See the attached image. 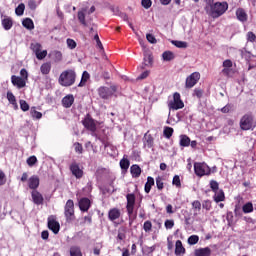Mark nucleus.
<instances>
[{
	"label": "nucleus",
	"mask_w": 256,
	"mask_h": 256,
	"mask_svg": "<svg viewBox=\"0 0 256 256\" xmlns=\"http://www.w3.org/2000/svg\"><path fill=\"white\" fill-rule=\"evenodd\" d=\"M228 10L229 3H227V1L215 2V0H207L206 6L204 7L206 15L211 17V19H219V17H223V14L227 13Z\"/></svg>",
	"instance_id": "obj_1"
},
{
	"label": "nucleus",
	"mask_w": 256,
	"mask_h": 256,
	"mask_svg": "<svg viewBox=\"0 0 256 256\" xmlns=\"http://www.w3.org/2000/svg\"><path fill=\"white\" fill-rule=\"evenodd\" d=\"M75 79H77V73H75V70L68 69L64 70L60 74L58 83L61 87H71V85H75Z\"/></svg>",
	"instance_id": "obj_2"
},
{
	"label": "nucleus",
	"mask_w": 256,
	"mask_h": 256,
	"mask_svg": "<svg viewBox=\"0 0 256 256\" xmlns=\"http://www.w3.org/2000/svg\"><path fill=\"white\" fill-rule=\"evenodd\" d=\"M241 131H254L256 127L255 117L253 113L244 114L239 122Z\"/></svg>",
	"instance_id": "obj_3"
},
{
	"label": "nucleus",
	"mask_w": 256,
	"mask_h": 256,
	"mask_svg": "<svg viewBox=\"0 0 256 256\" xmlns=\"http://www.w3.org/2000/svg\"><path fill=\"white\" fill-rule=\"evenodd\" d=\"M82 125L87 131H90L92 137H98L97 134V121L91 117V114H87L82 120Z\"/></svg>",
	"instance_id": "obj_4"
},
{
	"label": "nucleus",
	"mask_w": 256,
	"mask_h": 256,
	"mask_svg": "<svg viewBox=\"0 0 256 256\" xmlns=\"http://www.w3.org/2000/svg\"><path fill=\"white\" fill-rule=\"evenodd\" d=\"M194 173L197 177H205L211 175V168L205 162L194 163Z\"/></svg>",
	"instance_id": "obj_5"
},
{
	"label": "nucleus",
	"mask_w": 256,
	"mask_h": 256,
	"mask_svg": "<svg viewBox=\"0 0 256 256\" xmlns=\"http://www.w3.org/2000/svg\"><path fill=\"white\" fill-rule=\"evenodd\" d=\"M168 107L170 111H179V109H183V107H185V103L181 100V94H179V92H175L173 94V100L168 103Z\"/></svg>",
	"instance_id": "obj_6"
},
{
	"label": "nucleus",
	"mask_w": 256,
	"mask_h": 256,
	"mask_svg": "<svg viewBox=\"0 0 256 256\" xmlns=\"http://www.w3.org/2000/svg\"><path fill=\"white\" fill-rule=\"evenodd\" d=\"M30 49L35 53L36 59L39 61H42V59H45L47 57V50L41 51L43 49V46L39 42H34L30 44Z\"/></svg>",
	"instance_id": "obj_7"
},
{
	"label": "nucleus",
	"mask_w": 256,
	"mask_h": 256,
	"mask_svg": "<svg viewBox=\"0 0 256 256\" xmlns=\"http://www.w3.org/2000/svg\"><path fill=\"white\" fill-rule=\"evenodd\" d=\"M117 91V87L111 86L105 87L102 86L98 89V95L101 97V99H109L110 97H113V94Z\"/></svg>",
	"instance_id": "obj_8"
},
{
	"label": "nucleus",
	"mask_w": 256,
	"mask_h": 256,
	"mask_svg": "<svg viewBox=\"0 0 256 256\" xmlns=\"http://www.w3.org/2000/svg\"><path fill=\"white\" fill-rule=\"evenodd\" d=\"M199 79H201V74L199 72H193L190 74L185 81L186 89H193L196 83H199Z\"/></svg>",
	"instance_id": "obj_9"
},
{
	"label": "nucleus",
	"mask_w": 256,
	"mask_h": 256,
	"mask_svg": "<svg viewBox=\"0 0 256 256\" xmlns=\"http://www.w3.org/2000/svg\"><path fill=\"white\" fill-rule=\"evenodd\" d=\"M64 215H65L67 221H69L73 217H75V203L73 202V200H71V199L67 200L65 207H64Z\"/></svg>",
	"instance_id": "obj_10"
},
{
	"label": "nucleus",
	"mask_w": 256,
	"mask_h": 256,
	"mask_svg": "<svg viewBox=\"0 0 256 256\" xmlns=\"http://www.w3.org/2000/svg\"><path fill=\"white\" fill-rule=\"evenodd\" d=\"M135 195L133 193L126 195V211L128 213V217L131 219V216L133 215V211H135Z\"/></svg>",
	"instance_id": "obj_11"
},
{
	"label": "nucleus",
	"mask_w": 256,
	"mask_h": 256,
	"mask_svg": "<svg viewBox=\"0 0 256 256\" xmlns=\"http://www.w3.org/2000/svg\"><path fill=\"white\" fill-rule=\"evenodd\" d=\"M48 229H50L54 235H57L61 229V224H59L53 216H50L48 217Z\"/></svg>",
	"instance_id": "obj_12"
},
{
	"label": "nucleus",
	"mask_w": 256,
	"mask_h": 256,
	"mask_svg": "<svg viewBox=\"0 0 256 256\" xmlns=\"http://www.w3.org/2000/svg\"><path fill=\"white\" fill-rule=\"evenodd\" d=\"M79 209L82 213H87L91 209V200L87 197L81 198L78 202Z\"/></svg>",
	"instance_id": "obj_13"
},
{
	"label": "nucleus",
	"mask_w": 256,
	"mask_h": 256,
	"mask_svg": "<svg viewBox=\"0 0 256 256\" xmlns=\"http://www.w3.org/2000/svg\"><path fill=\"white\" fill-rule=\"evenodd\" d=\"M70 171L76 179H81L83 177V170L79 167V164L77 162H73L70 165Z\"/></svg>",
	"instance_id": "obj_14"
},
{
	"label": "nucleus",
	"mask_w": 256,
	"mask_h": 256,
	"mask_svg": "<svg viewBox=\"0 0 256 256\" xmlns=\"http://www.w3.org/2000/svg\"><path fill=\"white\" fill-rule=\"evenodd\" d=\"M39 176L37 175H33L28 179V187L29 189H32L33 191H37V189L39 188Z\"/></svg>",
	"instance_id": "obj_15"
},
{
	"label": "nucleus",
	"mask_w": 256,
	"mask_h": 256,
	"mask_svg": "<svg viewBox=\"0 0 256 256\" xmlns=\"http://www.w3.org/2000/svg\"><path fill=\"white\" fill-rule=\"evenodd\" d=\"M155 143V139L153 138V136L149 133H146L143 137V147L144 149H151L153 147Z\"/></svg>",
	"instance_id": "obj_16"
},
{
	"label": "nucleus",
	"mask_w": 256,
	"mask_h": 256,
	"mask_svg": "<svg viewBox=\"0 0 256 256\" xmlns=\"http://www.w3.org/2000/svg\"><path fill=\"white\" fill-rule=\"evenodd\" d=\"M31 196H32L33 203L35 205H43L44 198H43V194L42 193H40L37 190H33L31 192Z\"/></svg>",
	"instance_id": "obj_17"
},
{
	"label": "nucleus",
	"mask_w": 256,
	"mask_h": 256,
	"mask_svg": "<svg viewBox=\"0 0 256 256\" xmlns=\"http://www.w3.org/2000/svg\"><path fill=\"white\" fill-rule=\"evenodd\" d=\"M11 81L12 85H14V87H17L18 89H23V87H25L26 85L25 80L19 76L12 75Z\"/></svg>",
	"instance_id": "obj_18"
},
{
	"label": "nucleus",
	"mask_w": 256,
	"mask_h": 256,
	"mask_svg": "<svg viewBox=\"0 0 256 256\" xmlns=\"http://www.w3.org/2000/svg\"><path fill=\"white\" fill-rule=\"evenodd\" d=\"M121 217V210L119 208H111L108 212L109 221H117Z\"/></svg>",
	"instance_id": "obj_19"
},
{
	"label": "nucleus",
	"mask_w": 256,
	"mask_h": 256,
	"mask_svg": "<svg viewBox=\"0 0 256 256\" xmlns=\"http://www.w3.org/2000/svg\"><path fill=\"white\" fill-rule=\"evenodd\" d=\"M73 103H75V97H73V94H68L62 99V105L65 109H69Z\"/></svg>",
	"instance_id": "obj_20"
},
{
	"label": "nucleus",
	"mask_w": 256,
	"mask_h": 256,
	"mask_svg": "<svg viewBox=\"0 0 256 256\" xmlns=\"http://www.w3.org/2000/svg\"><path fill=\"white\" fill-rule=\"evenodd\" d=\"M185 253H187V250L183 246V242H181V240H177L175 243V255L182 256L185 255Z\"/></svg>",
	"instance_id": "obj_21"
},
{
	"label": "nucleus",
	"mask_w": 256,
	"mask_h": 256,
	"mask_svg": "<svg viewBox=\"0 0 256 256\" xmlns=\"http://www.w3.org/2000/svg\"><path fill=\"white\" fill-rule=\"evenodd\" d=\"M236 17L238 21H240L241 23L247 22V19H248L247 12H245V9L243 8H238L236 10Z\"/></svg>",
	"instance_id": "obj_22"
},
{
	"label": "nucleus",
	"mask_w": 256,
	"mask_h": 256,
	"mask_svg": "<svg viewBox=\"0 0 256 256\" xmlns=\"http://www.w3.org/2000/svg\"><path fill=\"white\" fill-rule=\"evenodd\" d=\"M213 199H214L215 203H221V202L225 201V192L223 191V189L216 190L214 192Z\"/></svg>",
	"instance_id": "obj_23"
},
{
	"label": "nucleus",
	"mask_w": 256,
	"mask_h": 256,
	"mask_svg": "<svg viewBox=\"0 0 256 256\" xmlns=\"http://www.w3.org/2000/svg\"><path fill=\"white\" fill-rule=\"evenodd\" d=\"M194 256H211V248H198L194 250Z\"/></svg>",
	"instance_id": "obj_24"
},
{
	"label": "nucleus",
	"mask_w": 256,
	"mask_h": 256,
	"mask_svg": "<svg viewBox=\"0 0 256 256\" xmlns=\"http://www.w3.org/2000/svg\"><path fill=\"white\" fill-rule=\"evenodd\" d=\"M130 173L134 179L141 177V167L137 164H134L130 167Z\"/></svg>",
	"instance_id": "obj_25"
},
{
	"label": "nucleus",
	"mask_w": 256,
	"mask_h": 256,
	"mask_svg": "<svg viewBox=\"0 0 256 256\" xmlns=\"http://www.w3.org/2000/svg\"><path fill=\"white\" fill-rule=\"evenodd\" d=\"M22 25L25 27V29H28V31H33V29H35V23H33L31 18H25L22 21Z\"/></svg>",
	"instance_id": "obj_26"
},
{
	"label": "nucleus",
	"mask_w": 256,
	"mask_h": 256,
	"mask_svg": "<svg viewBox=\"0 0 256 256\" xmlns=\"http://www.w3.org/2000/svg\"><path fill=\"white\" fill-rule=\"evenodd\" d=\"M180 147H189L191 145V138L189 136L182 134L180 135Z\"/></svg>",
	"instance_id": "obj_27"
},
{
	"label": "nucleus",
	"mask_w": 256,
	"mask_h": 256,
	"mask_svg": "<svg viewBox=\"0 0 256 256\" xmlns=\"http://www.w3.org/2000/svg\"><path fill=\"white\" fill-rule=\"evenodd\" d=\"M153 185H155V179H153V177L151 176H148L147 182L145 183L144 186L145 193H151V187H153Z\"/></svg>",
	"instance_id": "obj_28"
},
{
	"label": "nucleus",
	"mask_w": 256,
	"mask_h": 256,
	"mask_svg": "<svg viewBox=\"0 0 256 256\" xmlns=\"http://www.w3.org/2000/svg\"><path fill=\"white\" fill-rule=\"evenodd\" d=\"M2 26L5 31H9L13 27V20L10 17H6L2 20Z\"/></svg>",
	"instance_id": "obj_29"
},
{
	"label": "nucleus",
	"mask_w": 256,
	"mask_h": 256,
	"mask_svg": "<svg viewBox=\"0 0 256 256\" xmlns=\"http://www.w3.org/2000/svg\"><path fill=\"white\" fill-rule=\"evenodd\" d=\"M42 75H49L51 73V62L43 63L40 67Z\"/></svg>",
	"instance_id": "obj_30"
},
{
	"label": "nucleus",
	"mask_w": 256,
	"mask_h": 256,
	"mask_svg": "<svg viewBox=\"0 0 256 256\" xmlns=\"http://www.w3.org/2000/svg\"><path fill=\"white\" fill-rule=\"evenodd\" d=\"M173 133H175V130L172 127H169V126L164 127L163 135L166 139L173 137Z\"/></svg>",
	"instance_id": "obj_31"
},
{
	"label": "nucleus",
	"mask_w": 256,
	"mask_h": 256,
	"mask_svg": "<svg viewBox=\"0 0 256 256\" xmlns=\"http://www.w3.org/2000/svg\"><path fill=\"white\" fill-rule=\"evenodd\" d=\"M70 256H83L81 248L79 246L70 247Z\"/></svg>",
	"instance_id": "obj_32"
},
{
	"label": "nucleus",
	"mask_w": 256,
	"mask_h": 256,
	"mask_svg": "<svg viewBox=\"0 0 256 256\" xmlns=\"http://www.w3.org/2000/svg\"><path fill=\"white\" fill-rule=\"evenodd\" d=\"M162 59L164 61H173V59H175V54L171 51H165L162 54Z\"/></svg>",
	"instance_id": "obj_33"
},
{
	"label": "nucleus",
	"mask_w": 256,
	"mask_h": 256,
	"mask_svg": "<svg viewBox=\"0 0 256 256\" xmlns=\"http://www.w3.org/2000/svg\"><path fill=\"white\" fill-rule=\"evenodd\" d=\"M89 77H90L89 72L84 71L82 74L81 81L78 84V87H85V84L87 83V81H89Z\"/></svg>",
	"instance_id": "obj_34"
},
{
	"label": "nucleus",
	"mask_w": 256,
	"mask_h": 256,
	"mask_svg": "<svg viewBox=\"0 0 256 256\" xmlns=\"http://www.w3.org/2000/svg\"><path fill=\"white\" fill-rule=\"evenodd\" d=\"M171 43L178 49H187V42L179 41V40H172Z\"/></svg>",
	"instance_id": "obj_35"
},
{
	"label": "nucleus",
	"mask_w": 256,
	"mask_h": 256,
	"mask_svg": "<svg viewBox=\"0 0 256 256\" xmlns=\"http://www.w3.org/2000/svg\"><path fill=\"white\" fill-rule=\"evenodd\" d=\"M143 230L145 231V233H151V231L153 230V223L151 222V220H147L144 222Z\"/></svg>",
	"instance_id": "obj_36"
},
{
	"label": "nucleus",
	"mask_w": 256,
	"mask_h": 256,
	"mask_svg": "<svg viewBox=\"0 0 256 256\" xmlns=\"http://www.w3.org/2000/svg\"><path fill=\"white\" fill-rule=\"evenodd\" d=\"M129 165H131L129 159L123 158L120 160V167L123 171H127V169H129Z\"/></svg>",
	"instance_id": "obj_37"
},
{
	"label": "nucleus",
	"mask_w": 256,
	"mask_h": 256,
	"mask_svg": "<svg viewBox=\"0 0 256 256\" xmlns=\"http://www.w3.org/2000/svg\"><path fill=\"white\" fill-rule=\"evenodd\" d=\"M243 213H253V203L247 202L242 207Z\"/></svg>",
	"instance_id": "obj_38"
},
{
	"label": "nucleus",
	"mask_w": 256,
	"mask_h": 256,
	"mask_svg": "<svg viewBox=\"0 0 256 256\" xmlns=\"http://www.w3.org/2000/svg\"><path fill=\"white\" fill-rule=\"evenodd\" d=\"M78 21L83 25V27H87V21H85V12L78 11Z\"/></svg>",
	"instance_id": "obj_39"
},
{
	"label": "nucleus",
	"mask_w": 256,
	"mask_h": 256,
	"mask_svg": "<svg viewBox=\"0 0 256 256\" xmlns=\"http://www.w3.org/2000/svg\"><path fill=\"white\" fill-rule=\"evenodd\" d=\"M7 99L11 105H15V107H17V99L15 98L13 92H7Z\"/></svg>",
	"instance_id": "obj_40"
},
{
	"label": "nucleus",
	"mask_w": 256,
	"mask_h": 256,
	"mask_svg": "<svg viewBox=\"0 0 256 256\" xmlns=\"http://www.w3.org/2000/svg\"><path fill=\"white\" fill-rule=\"evenodd\" d=\"M53 55H54V61L56 63H59V62L63 61V53H61V51L55 50L53 52Z\"/></svg>",
	"instance_id": "obj_41"
},
{
	"label": "nucleus",
	"mask_w": 256,
	"mask_h": 256,
	"mask_svg": "<svg viewBox=\"0 0 256 256\" xmlns=\"http://www.w3.org/2000/svg\"><path fill=\"white\" fill-rule=\"evenodd\" d=\"M15 13L16 15H18V17H21V15L25 13V4L23 3L19 4L15 9Z\"/></svg>",
	"instance_id": "obj_42"
},
{
	"label": "nucleus",
	"mask_w": 256,
	"mask_h": 256,
	"mask_svg": "<svg viewBox=\"0 0 256 256\" xmlns=\"http://www.w3.org/2000/svg\"><path fill=\"white\" fill-rule=\"evenodd\" d=\"M199 243V237L197 235H191L188 238V245H197Z\"/></svg>",
	"instance_id": "obj_43"
},
{
	"label": "nucleus",
	"mask_w": 256,
	"mask_h": 256,
	"mask_svg": "<svg viewBox=\"0 0 256 256\" xmlns=\"http://www.w3.org/2000/svg\"><path fill=\"white\" fill-rule=\"evenodd\" d=\"M26 163L29 167H33L37 163V156L33 155L30 156L27 160Z\"/></svg>",
	"instance_id": "obj_44"
},
{
	"label": "nucleus",
	"mask_w": 256,
	"mask_h": 256,
	"mask_svg": "<svg viewBox=\"0 0 256 256\" xmlns=\"http://www.w3.org/2000/svg\"><path fill=\"white\" fill-rule=\"evenodd\" d=\"M172 185H175L178 189H181V178L179 175H175L172 180Z\"/></svg>",
	"instance_id": "obj_45"
},
{
	"label": "nucleus",
	"mask_w": 256,
	"mask_h": 256,
	"mask_svg": "<svg viewBox=\"0 0 256 256\" xmlns=\"http://www.w3.org/2000/svg\"><path fill=\"white\" fill-rule=\"evenodd\" d=\"M66 44H67L68 49H75L77 47V42H75V40H73L71 38H68L66 40Z\"/></svg>",
	"instance_id": "obj_46"
},
{
	"label": "nucleus",
	"mask_w": 256,
	"mask_h": 256,
	"mask_svg": "<svg viewBox=\"0 0 256 256\" xmlns=\"http://www.w3.org/2000/svg\"><path fill=\"white\" fill-rule=\"evenodd\" d=\"M74 150L78 155H82L83 153V145L79 142L74 143Z\"/></svg>",
	"instance_id": "obj_47"
},
{
	"label": "nucleus",
	"mask_w": 256,
	"mask_h": 256,
	"mask_svg": "<svg viewBox=\"0 0 256 256\" xmlns=\"http://www.w3.org/2000/svg\"><path fill=\"white\" fill-rule=\"evenodd\" d=\"M210 188L213 191V193H215V191H219V182L215 181V180H211L210 181Z\"/></svg>",
	"instance_id": "obj_48"
},
{
	"label": "nucleus",
	"mask_w": 256,
	"mask_h": 256,
	"mask_svg": "<svg viewBox=\"0 0 256 256\" xmlns=\"http://www.w3.org/2000/svg\"><path fill=\"white\" fill-rule=\"evenodd\" d=\"M144 65H145L146 67H149V65H150V66L153 65V56H151V55H146V56L144 57Z\"/></svg>",
	"instance_id": "obj_49"
},
{
	"label": "nucleus",
	"mask_w": 256,
	"mask_h": 256,
	"mask_svg": "<svg viewBox=\"0 0 256 256\" xmlns=\"http://www.w3.org/2000/svg\"><path fill=\"white\" fill-rule=\"evenodd\" d=\"M126 237H127V235L125 234V228L119 229L117 239L119 241H123L126 239Z\"/></svg>",
	"instance_id": "obj_50"
},
{
	"label": "nucleus",
	"mask_w": 256,
	"mask_h": 256,
	"mask_svg": "<svg viewBox=\"0 0 256 256\" xmlns=\"http://www.w3.org/2000/svg\"><path fill=\"white\" fill-rule=\"evenodd\" d=\"M164 227H165L166 229H173V227H175V221L172 220V219L166 220V221L164 222Z\"/></svg>",
	"instance_id": "obj_51"
},
{
	"label": "nucleus",
	"mask_w": 256,
	"mask_h": 256,
	"mask_svg": "<svg viewBox=\"0 0 256 256\" xmlns=\"http://www.w3.org/2000/svg\"><path fill=\"white\" fill-rule=\"evenodd\" d=\"M7 183V176L5 175V172L0 169V186L5 185Z\"/></svg>",
	"instance_id": "obj_52"
},
{
	"label": "nucleus",
	"mask_w": 256,
	"mask_h": 256,
	"mask_svg": "<svg viewBox=\"0 0 256 256\" xmlns=\"http://www.w3.org/2000/svg\"><path fill=\"white\" fill-rule=\"evenodd\" d=\"M233 69L232 68H224L222 70V74L225 75V77H233Z\"/></svg>",
	"instance_id": "obj_53"
},
{
	"label": "nucleus",
	"mask_w": 256,
	"mask_h": 256,
	"mask_svg": "<svg viewBox=\"0 0 256 256\" xmlns=\"http://www.w3.org/2000/svg\"><path fill=\"white\" fill-rule=\"evenodd\" d=\"M156 187L159 189V191H162L164 187L163 179L159 176L156 178Z\"/></svg>",
	"instance_id": "obj_54"
},
{
	"label": "nucleus",
	"mask_w": 256,
	"mask_h": 256,
	"mask_svg": "<svg viewBox=\"0 0 256 256\" xmlns=\"http://www.w3.org/2000/svg\"><path fill=\"white\" fill-rule=\"evenodd\" d=\"M20 109L22 111H29V104L25 100H20Z\"/></svg>",
	"instance_id": "obj_55"
},
{
	"label": "nucleus",
	"mask_w": 256,
	"mask_h": 256,
	"mask_svg": "<svg viewBox=\"0 0 256 256\" xmlns=\"http://www.w3.org/2000/svg\"><path fill=\"white\" fill-rule=\"evenodd\" d=\"M141 5L142 7H144V9H151V5H153V2L151 0H142Z\"/></svg>",
	"instance_id": "obj_56"
},
{
	"label": "nucleus",
	"mask_w": 256,
	"mask_h": 256,
	"mask_svg": "<svg viewBox=\"0 0 256 256\" xmlns=\"http://www.w3.org/2000/svg\"><path fill=\"white\" fill-rule=\"evenodd\" d=\"M247 41H249L250 43H255L256 41V35L253 32H248L247 33Z\"/></svg>",
	"instance_id": "obj_57"
},
{
	"label": "nucleus",
	"mask_w": 256,
	"mask_h": 256,
	"mask_svg": "<svg viewBox=\"0 0 256 256\" xmlns=\"http://www.w3.org/2000/svg\"><path fill=\"white\" fill-rule=\"evenodd\" d=\"M192 208L195 209V211H201V202L199 200L193 201Z\"/></svg>",
	"instance_id": "obj_58"
},
{
	"label": "nucleus",
	"mask_w": 256,
	"mask_h": 256,
	"mask_svg": "<svg viewBox=\"0 0 256 256\" xmlns=\"http://www.w3.org/2000/svg\"><path fill=\"white\" fill-rule=\"evenodd\" d=\"M202 207L203 209H205L206 211H211V201L210 200H205L203 203H202Z\"/></svg>",
	"instance_id": "obj_59"
},
{
	"label": "nucleus",
	"mask_w": 256,
	"mask_h": 256,
	"mask_svg": "<svg viewBox=\"0 0 256 256\" xmlns=\"http://www.w3.org/2000/svg\"><path fill=\"white\" fill-rule=\"evenodd\" d=\"M31 115L33 119H41L43 117V114L37 110H31Z\"/></svg>",
	"instance_id": "obj_60"
},
{
	"label": "nucleus",
	"mask_w": 256,
	"mask_h": 256,
	"mask_svg": "<svg viewBox=\"0 0 256 256\" xmlns=\"http://www.w3.org/2000/svg\"><path fill=\"white\" fill-rule=\"evenodd\" d=\"M146 39L149 43H152L153 45H155V43H157V39L155 38V36L153 34H147Z\"/></svg>",
	"instance_id": "obj_61"
},
{
	"label": "nucleus",
	"mask_w": 256,
	"mask_h": 256,
	"mask_svg": "<svg viewBox=\"0 0 256 256\" xmlns=\"http://www.w3.org/2000/svg\"><path fill=\"white\" fill-rule=\"evenodd\" d=\"M94 41H96V45L98 49H103V43H101V40L99 39V34L94 35Z\"/></svg>",
	"instance_id": "obj_62"
},
{
	"label": "nucleus",
	"mask_w": 256,
	"mask_h": 256,
	"mask_svg": "<svg viewBox=\"0 0 256 256\" xmlns=\"http://www.w3.org/2000/svg\"><path fill=\"white\" fill-rule=\"evenodd\" d=\"M194 96L197 97L198 99H201V97H203V90L199 88H195Z\"/></svg>",
	"instance_id": "obj_63"
},
{
	"label": "nucleus",
	"mask_w": 256,
	"mask_h": 256,
	"mask_svg": "<svg viewBox=\"0 0 256 256\" xmlns=\"http://www.w3.org/2000/svg\"><path fill=\"white\" fill-rule=\"evenodd\" d=\"M222 65H223L224 69H231V67H233V62L231 60L227 59L223 62Z\"/></svg>",
	"instance_id": "obj_64"
}]
</instances>
